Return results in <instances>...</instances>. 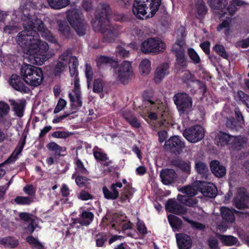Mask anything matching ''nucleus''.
Instances as JSON below:
<instances>
[{"mask_svg":"<svg viewBox=\"0 0 249 249\" xmlns=\"http://www.w3.org/2000/svg\"><path fill=\"white\" fill-rule=\"evenodd\" d=\"M23 12L25 30L18 33L16 38V42L23 49L25 60L33 64L42 65L51 55L48 53L49 45L40 39L36 30L49 41L53 42L55 39L41 20L36 19L35 22H33L28 17L27 10L25 9Z\"/></svg>","mask_w":249,"mask_h":249,"instance_id":"nucleus-1","label":"nucleus"},{"mask_svg":"<svg viewBox=\"0 0 249 249\" xmlns=\"http://www.w3.org/2000/svg\"><path fill=\"white\" fill-rule=\"evenodd\" d=\"M161 5V0H134L132 11L139 19L154 17Z\"/></svg>","mask_w":249,"mask_h":249,"instance_id":"nucleus-2","label":"nucleus"},{"mask_svg":"<svg viewBox=\"0 0 249 249\" xmlns=\"http://www.w3.org/2000/svg\"><path fill=\"white\" fill-rule=\"evenodd\" d=\"M20 74L23 81L28 85L37 87L43 80V74L40 68L23 63L21 67Z\"/></svg>","mask_w":249,"mask_h":249,"instance_id":"nucleus-3","label":"nucleus"},{"mask_svg":"<svg viewBox=\"0 0 249 249\" xmlns=\"http://www.w3.org/2000/svg\"><path fill=\"white\" fill-rule=\"evenodd\" d=\"M110 67L113 69L114 72L117 74L121 83L124 82L130 79L132 75V69L130 62L124 61L119 65L118 58L113 59L110 57Z\"/></svg>","mask_w":249,"mask_h":249,"instance_id":"nucleus-4","label":"nucleus"},{"mask_svg":"<svg viewBox=\"0 0 249 249\" xmlns=\"http://www.w3.org/2000/svg\"><path fill=\"white\" fill-rule=\"evenodd\" d=\"M173 100L180 116L188 115L192 110V98L186 92L182 91L176 93Z\"/></svg>","mask_w":249,"mask_h":249,"instance_id":"nucleus-5","label":"nucleus"},{"mask_svg":"<svg viewBox=\"0 0 249 249\" xmlns=\"http://www.w3.org/2000/svg\"><path fill=\"white\" fill-rule=\"evenodd\" d=\"M70 73L71 75L74 76L73 84L74 89L69 93V96L71 102V107L72 109L76 110L81 107L82 102L81 99L80 85L79 79L77 76V71L75 68L70 66Z\"/></svg>","mask_w":249,"mask_h":249,"instance_id":"nucleus-6","label":"nucleus"},{"mask_svg":"<svg viewBox=\"0 0 249 249\" xmlns=\"http://www.w3.org/2000/svg\"><path fill=\"white\" fill-rule=\"evenodd\" d=\"M166 47L165 43L161 39L150 37L142 43L141 49L145 54H156L162 53Z\"/></svg>","mask_w":249,"mask_h":249,"instance_id":"nucleus-7","label":"nucleus"},{"mask_svg":"<svg viewBox=\"0 0 249 249\" xmlns=\"http://www.w3.org/2000/svg\"><path fill=\"white\" fill-rule=\"evenodd\" d=\"M68 20L77 34L81 36L85 34L86 26L81 16L75 10L70 11Z\"/></svg>","mask_w":249,"mask_h":249,"instance_id":"nucleus-8","label":"nucleus"},{"mask_svg":"<svg viewBox=\"0 0 249 249\" xmlns=\"http://www.w3.org/2000/svg\"><path fill=\"white\" fill-rule=\"evenodd\" d=\"M204 128L200 125H195L185 129L183 136L189 142L196 143L203 139L204 136Z\"/></svg>","mask_w":249,"mask_h":249,"instance_id":"nucleus-9","label":"nucleus"},{"mask_svg":"<svg viewBox=\"0 0 249 249\" xmlns=\"http://www.w3.org/2000/svg\"><path fill=\"white\" fill-rule=\"evenodd\" d=\"M194 186L198 192L206 197L213 198L217 194L216 187L210 182L196 181L194 182Z\"/></svg>","mask_w":249,"mask_h":249,"instance_id":"nucleus-10","label":"nucleus"},{"mask_svg":"<svg viewBox=\"0 0 249 249\" xmlns=\"http://www.w3.org/2000/svg\"><path fill=\"white\" fill-rule=\"evenodd\" d=\"M164 146L166 149L177 155L182 152V149L185 147V143L181 141V137L174 136L165 141Z\"/></svg>","mask_w":249,"mask_h":249,"instance_id":"nucleus-11","label":"nucleus"},{"mask_svg":"<svg viewBox=\"0 0 249 249\" xmlns=\"http://www.w3.org/2000/svg\"><path fill=\"white\" fill-rule=\"evenodd\" d=\"M249 199V195L246 189L240 187L238 189L237 195L233 199V202L236 208L239 210L247 208V203Z\"/></svg>","mask_w":249,"mask_h":249,"instance_id":"nucleus-12","label":"nucleus"},{"mask_svg":"<svg viewBox=\"0 0 249 249\" xmlns=\"http://www.w3.org/2000/svg\"><path fill=\"white\" fill-rule=\"evenodd\" d=\"M165 209L169 213L177 215L184 214L186 213V208L173 199L167 200L165 204Z\"/></svg>","mask_w":249,"mask_h":249,"instance_id":"nucleus-13","label":"nucleus"},{"mask_svg":"<svg viewBox=\"0 0 249 249\" xmlns=\"http://www.w3.org/2000/svg\"><path fill=\"white\" fill-rule=\"evenodd\" d=\"M160 178L164 185H169L174 183L177 178V174L172 169L165 168L162 169L160 172Z\"/></svg>","mask_w":249,"mask_h":249,"instance_id":"nucleus-14","label":"nucleus"},{"mask_svg":"<svg viewBox=\"0 0 249 249\" xmlns=\"http://www.w3.org/2000/svg\"><path fill=\"white\" fill-rule=\"evenodd\" d=\"M208 3L212 9L220 10L219 14L220 18L228 15V12L226 10V6L228 4L226 0H208Z\"/></svg>","mask_w":249,"mask_h":249,"instance_id":"nucleus-15","label":"nucleus"},{"mask_svg":"<svg viewBox=\"0 0 249 249\" xmlns=\"http://www.w3.org/2000/svg\"><path fill=\"white\" fill-rule=\"evenodd\" d=\"M232 135L223 131H219L215 137V143L221 147L229 146Z\"/></svg>","mask_w":249,"mask_h":249,"instance_id":"nucleus-16","label":"nucleus"},{"mask_svg":"<svg viewBox=\"0 0 249 249\" xmlns=\"http://www.w3.org/2000/svg\"><path fill=\"white\" fill-rule=\"evenodd\" d=\"M177 243L179 249H190L192 240L191 237L185 233H178L176 235Z\"/></svg>","mask_w":249,"mask_h":249,"instance_id":"nucleus-17","label":"nucleus"},{"mask_svg":"<svg viewBox=\"0 0 249 249\" xmlns=\"http://www.w3.org/2000/svg\"><path fill=\"white\" fill-rule=\"evenodd\" d=\"M169 65L167 63H164L159 65L156 69L154 74V81L156 83H160L169 74Z\"/></svg>","mask_w":249,"mask_h":249,"instance_id":"nucleus-18","label":"nucleus"},{"mask_svg":"<svg viewBox=\"0 0 249 249\" xmlns=\"http://www.w3.org/2000/svg\"><path fill=\"white\" fill-rule=\"evenodd\" d=\"M97 19L92 22V25L96 30H101L102 26L108 21L107 9L105 8L102 11L97 13Z\"/></svg>","mask_w":249,"mask_h":249,"instance_id":"nucleus-19","label":"nucleus"},{"mask_svg":"<svg viewBox=\"0 0 249 249\" xmlns=\"http://www.w3.org/2000/svg\"><path fill=\"white\" fill-rule=\"evenodd\" d=\"M134 192L135 189L132 187L131 184L125 185L121 192L119 201L122 203H125L126 201L130 202Z\"/></svg>","mask_w":249,"mask_h":249,"instance_id":"nucleus-20","label":"nucleus"},{"mask_svg":"<svg viewBox=\"0 0 249 249\" xmlns=\"http://www.w3.org/2000/svg\"><path fill=\"white\" fill-rule=\"evenodd\" d=\"M210 169L212 173L216 177L222 178L226 175L225 167L221 165L217 160H212L210 164Z\"/></svg>","mask_w":249,"mask_h":249,"instance_id":"nucleus-21","label":"nucleus"},{"mask_svg":"<svg viewBox=\"0 0 249 249\" xmlns=\"http://www.w3.org/2000/svg\"><path fill=\"white\" fill-rule=\"evenodd\" d=\"M175 55L176 57V63L180 68H185L187 65V57L185 54V52L182 46L179 45L178 48L173 49Z\"/></svg>","mask_w":249,"mask_h":249,"instance_id":"nucleus-22","label":"nucleus"},{"mask_svg":"<svg viewBox=\"0 0 249 249\" xmlns=\"http://www.w3.org/2000/svg\"><path fill=\"white\" fill-rule=\"evenodd\" d=\"M234 213H238L241 212L235 209H230L226 207H222L221 208V216L226 222L232 223L235 220V215Z\"/></svg>","mask_w":249,"mask_h":249,"instance_id":"nucleus-23","label":"nucleus"},{"mask_svg":"<svg viewBox=\"0 0 249 249\" xmlns=\"http://www.w3.org/2000/svg\"><path fill=\"white\" fill-rule=\"evenodd\" d=\"M68 56H65V54H62L60 57L53 68V72L55 75L60 74L65 70L68 64Z\"/></svg>","mask_w":249,"mask_h":249,"instance_id":"nucleus-24","label":"nucleus"},{"mask_svg":"<svg viewBox=\"0 0 249 249\" xmlns=\"http://www.w3.org/2000/svg\"><path fill=\"white\" fill-rule=\"evenodd\" d=\"M123 116L132 127L139 128L141 126L140 121L136 117L135 115L130 112L124 111L123 113Z\"/></svg>","mask_w":249,"mask_h":249,"instance_id":"nucleus-25","label":"nucleus"},{"mask_svg":"<svg viewBox=\"0 0 249 249\" xmlns=\"http://www.w3.org/2000/svg\"><path fill=\"white\" fill-rule=\"evenodd\" d=\"M246 141L244 138L241 136H232V141L229 147L232 150L239 151L244 147Z\"/></svg>","mask_w":249,"mask_h":249,"instance_id":"nucleus-26","label":"nucleus"},{"mask_svg":"<svg viewBox=\"0 0 249 249\" xmlns=\"http://www.w3.org/2000/svg\"><path fill=\"white\" fill-rule=\"evenodd\" d=\"M125 216L116 213L112 215L111 220H110V227L114 229L115 231L120 232L121 226L124 221Z\"/></svg>","mask_w":249,"mask_h":249,"instance_id":"nucleus-27","label":"nucleus"},{"mask_svg":"<svg viewBox=\"0 0 249 249\" xmlns=\"http://www.w3.org/2000/svg\"><path fill=\"white\" fill-rule=\"evenodd\" d=\"M195 169L202 178H207L209 174V170L207 164L200 161L196 162Z\"/></svg>","mask_w":249,"mask_h":249,"instance_id":"nucleus-28","label":"nucleus"},{"mask_svg":"<svg viewBox=\"0 0 249 249\" xmlns=\"http://www.w3.org/2000/svg\"><path fill=\"white\" fill-rule=\"evenodd\" d=\"M11 105L13 106V109L18 116L20 117L23 115L25 102L23 101L14 100H9Z\"/></svg>","mask_w":249,"mask_h":249,"instance_id":"nucleus-29","label":"nucleus"},{"mask_svg":"<svg viewBox=\"0 0 249 249\" xmlns=\"http://www.w3.org/2000/svg\"><path fill=\"white\" fill-rule=\"evenodd\" d=\"M9 83L16 90L20 92L24 91L25 87L19 76L16 74L12 75L9 80Z\"/></svg>","mask_w":249,"mask_h":249,"instance_id":"nucleus-30","label":"nucleus"},{"mask_svg":"<svg viewBox=\"0 0 249 249\" xmlns=\"http://www.w3.org/2000/svg\"><path fill=\"white\" fill-rule=\"evenodd\" d=\"M119 22H128L130 20V18L126 14L117 12H112L110 10V20Z\"/></svg>","mask_w":249,"mask_h":249,"instance_id":"nucleus-31","label":"nucleus"},{"mask_svg":"<svg viewBox=\"0 0 249 249\" xmlns=\"http://www.w3.org/2000/svg\"><path fill=\"white\" fill-rule=\"evenodd\" d=\"M169 223L175 231H178L182 228V221L178 217L174 215H169L168 216Z\"/></svg>","mask_w":249,"mask_h":249,"instance_id":"nucleus-32","label":"nucleus"},{"mask_svg":"<svg viewBox=\"0 0 249 249\" xmlns=\"http://www.w3.org/2000/svg\"><path fill=\"white\" fill-rule=\"evenodd\" d=\"M122 183L120 181L113 183L110 186V199L115 200L119 197V192L117 188H121Z\"/></svg>","mask_w":249,"mask_h":249,"instance_id":"nucleus-33","label":"nucleus"},{"mask_svg":"<svg viewBox=\"0 0 249 249\" xmlns=\"http://www.w3.org/2000/svg\"><path fill=\"white\" fill-rule=\"evenodd\" d=\"M49 6L54 9H60L69 4V0H48Z\"/></svg>","mask_w":249,"mask_h":249,"instance_id":"nucleus-34","label":"nucleus"},{"mask_svg":"<svg viewBox=\"0 0 249 249\" xmlns=\"http://www.w3.org/2000/svg\"><path fill=\"white\" fill-rule=\"evenodd\" d=\"M243 3L244 2L240 0H231L226 9L229 15L232 16L237 10V6H241Z\"/></svg>","mask_w":249,"mask_h":249,"instance_id":"nucleus-35","label":"nucleus"},{"mask_svg":"<svg viewBox=\"0 0 249 249\" xmlns=\"http://www.w3.org/2000/svg\"><path fill=\"white\" fill-rule=\"evenodd\" d=\"M93 218V214L92 213L84 211L81 214V219L79 222L81 225L87 226L92 221Z\"/></svg>","mask_w":249,"mask_h":249,"instance_id":"nucleus-36","label":"nucleus"},{"mask_svg":"<svg viewBox=\"0 0 249 249\" xmlns=\"http://www.w3.org/2000/svg\"><path fill=\"white\" fill-rule=\"evenodd\" d=\"M19 217L21 219L24 221H30L31 220V223L30 225L28 227L27 231L29 232H32L34 231L36 226V222L35 220H33L29 213H22L19 214Z\"/></svg>","mask_w":249,"mask_h":249,"instance_id":"nucleus-37","label":"nucleus"},{"mask_svg":"<svg viewBox=\"0 0 249 249\" xmlns=\"http://www.w3.org/2000/svg\"><path fill=\"white\" fill-rule=\"evenodd\" d=\"M17 240L11 237L0 238V245L6 247L14 248L18 245Z\"/></svg>","mask_w":249,"mask_h":249,"instance_id":"nucleus-38","label":"nucleus"},{"mask_svg":"<svg viewBox=\"0 0 249 249\" xmlns=\"http://www.w3.org/2000/svg\"><path fill=\"white\" fill-rule=\"evenodd\" d=\"M220 240L222 243L226 246H232L235 245L238 241V239L232 235H222Z\"/></svg>","mask_w":249,"mask_h":249,"instance_id":"nucleus-39","label":"nucleus"},{"mask_svg":"<svg viewBox=\"0 0 249 249\" xmlns=\"http://www.w3.org/2000/svg\"><path fill=\"white\" fill-rule=\"evenodd\" d=\"M213 51H215L216 53L222 57L223 58L228 59L229 58V54L226 52L225 47L223 45L216 44L213 48Z\"/></svg>","mask_w":249,"mask_h":249,"instance_id":"nucleus-40","label":"nucleus"},{"mask_svg":"<svg viewBox=\"0 0 249 249\" xmlns=\"http://www.w3.org/2000/svg\"><path fill=\"white\" fill-rule=\"evenodd\" d=\"M140 71L143 74H148L151 70V62L148 59L142 60L139 66Z\"/></svg>","mask_w":249,"mask_h":249,"instance_id":"nucleus-41","label":"nucleus"},{"mask_svg":"<svg viewBox=\"0 0 249 249\" xmlns=\"http://www.w3.org/2000/svg\"><path fill=\"white\" fill-rule=\"evenodd\" d=\"M232 16H229V13L226 15L224 18L225 19L222 21L217 27V31L220 32L223 29H225L226 31H229L230 27V24Z\"/></svg>","mask_w":249,"mask_h":249,"instance_id":"nucleus-42","label":"nucleus"},{"mask_svg":"<svg viewBox=\"0 0 249 249\" xmlns=\"http://www.w3.org/2000/svg\"><path fill=\"white\" fill-rule=\"evenodd\" d=\"M178 198L180 202L187 206H194L197 203V201L196 199H193L190 197L187 196H186L178 195Z\"/></svg>","mask_w":249,"mask_h":249,"instance_id":"nucleus-43","label":"nucleus"},{"mask_svg":"<svg viewBox=\"0 0 249 249\" xmlns=\"http://www.w3.org/2000/svg\"><path fill=\"white\" fill-rule=\"evenodd\" d=\"M57 24L60 32L65 36H68L70 33V28L65 21L58 20Z\"/></svg>","mask_w":249,"mask_h":249,"instance_id":"nucleus-44","label":"nucleus"},{"mask_svg":"<svg viewBox=\"0 0 249 249\" xmlns=\"http://www.w3.org/2000/svg\"><path fill=\"white\" fill-rule=\"evenodd\" d=\"M188 54L190 59L195 64H199L200 62V58L196 51L192 48H189L187 50Z\"/></svg>","mask_w":249,"mask_h":249,"instance_id":"nucleus-45","label":"nucleus"},{"mask_svg":"<svg viewBox=\"0 0 249 249\" xmlns=\"http://www.w3.org/2000/svg\"><path fill=\"white\" fill-rule=\"evenodd\" d=\"M47 147L49 150L53 151L57 154H60L61 152H64L66 150L65 147H61L54 142L49 143L47 145Z\"/></svg>","mask_w":249,"mask_h":249,"instance_id":"nucleus-46","label":"nucleus"},{"mask_svg":"<svg viewBox=\"0 0 249 249\" xmlns=\"http://www.w3.org/2000/svg\"><path fill=\"white\" fill-rule=\"evenodd\" d=\"M197 14L200 18L203 17L207 12V8L203 1L198 2L196 5Z\"/></svg>","mask_w":249,"mask_h":249,"instance_id":"nucleus-47","label":"nucleus"},{"mask_svg":"<svg viewBox=\"0 0 249 249\" xmlns=\"http://www.w3.org/2000/svg\"><path fill=\"white\" fill-rule=\"evenodd\" d=\"M182 192L185 194L189 197L195 196L196 195L197 192H198L196 190V187L194 186V183H193V186H188L184 187L182 188Z\"/></svg>","mask_w":249,"mask_h":249,"instance_id":"nucleus-48","label":"nucleus"},{"mask_svg":"<svg viewBox=\"0 0 249 249\" xmlns=\"http://www.w3.org/2000/svg\"><path fill=\"white\" fill-rule=\"evenodd\" d=\"M76 164V172L73 174L72 178H74L75 176L78 174H86L87 173L86 169L85 168L83 163L79 160H77L75 162Z\"/></svg>","mask_w":249,"mask_h":249,"instance_id":"nucleus-49","label":"nucleus"},{"mask_svg":"<svg viewBox=\"0 0 249 249\" xmlns=\"http://www.w3.org/2000/svg\"><path fill=\"white\" fill-rule=\"evenodd\" d=\"M9 111V107L7 104L6 103L0 102V122L3 121V118L8 113Z\"/></svg>","mask_w":249,"mask_h":249,"instance_id":"nucleus-50","label":"nucleus"},{"mask_svg":"<svg viewBox=\"0 0 249 249\" xmlns=\"http://www.w3.org/2000/svg\"><path fill=\"white\" fill-rule=\"evenodd\" d=\"M15 202L18 204L28 205L33 202L32 198L27 196H18L15 199Z\"/></svg>","mask_w":249,"mask_h":249,"instance_id":"nucleus-51","label":"nucleus"},{"mask_svg":"<svg viewBox=\"0 0 249 249\" xmlns=\"http://www.w3.org/2000/svg\"><path fill=\"white\" fill-rule=\"evenodd\" d=\"M93 155L97 160L105 161L107 159V155L104 153L101 149L95 148L93 149Z\"/></svg>","mask_w":249,"mask_h":249,"instance_id":"nucleus-52","label":"nucleus"},{"mask_svg":"<svg viewBox=\"0 0 249 249\" xmlns=\"http://www.w3.org/2000/svg\"><path fill=\"white\" fill-rule=\"evenodd\" d=\"M142 99L143 101L147 102L151 105L155 104L153 99V92L151 90L145 91L142 94Z\"/></svg>","mask_w":249,"mask_h":249,"instance_id":"nucleus-53","label":"nucleus"},{"mask_svg":"<svg viewBox=\"0 0 249 249\" xmlns=\"http://www.w3.org/2000/svg\"><path fill=\"white\" fill-rule=\"evenodd\" d=\"M237 95L243 104L249 108V95L242 90L238 91Z\"/></svg>","mask_w":249,"mask_h":249,"instance_id":"nucleus-54","label":"nucleus"},{"mask_svg":"<svg viewBox=\"0 0 249 249\" xmlns=\"http://www.w3.org/2000/svg\"><path fill=\"white\" fill-rule=\"evenodd\" d=\"M116 56L124 58L129 56V52L121 46H118L116 49Z\"/></svg>","mask_w":249,"mask_h":249,"instance_id":"nucleus-55","label":"nucleus"},{"mask_svg":"<svg viewBox=\"0 0 249 249\" xmlns=\"http://www.w3.org/2000/svg\"><path fill=\"white\" fill-rule=\"evenodd\" d=\"M226 125L231 130H237L238 122L233 117H231L227 119Z\"/></svg>","mask_w":249,"mask_h":249,"instance_id":"nucleus-56","label":"nucleus"},{"mask_svg":"<svg viewBox=\"0 0 249 249\" xmlns=\"http://www.w3.org/2000/svg\"><path fill=\"white\" fill-rule=\"evenodd\" d=\"M85 74L87 79L88 87L89 88L92 79L93 72L91 67L88 64L86 65Z\"/></svg>","mask_w":249,"mask_h":249,"instance_id":"nucleus-57","label":"nucleus"},{"mask_svg":"<svg viewBox=\"0 0 249 249\" xmlns=\"http://www.w3.org/2000/svg\"><path fill=\"white\" fill-rule=\"evenodd\" d=\"M137 229L141 234L145 235L147 233L146 227L144 222L140 219H138L137 223Z\"/></svg>","mask_w":249,"mask_h":249,"instance_id":"nucleus-58","label":"nucleus"},{"mask_svg":"<svg viewBox=\"0 0 249 249\" xmlns=\"http://www.w3.org/2000/svg\"><path fill=\"white\" fill-rule=\"evenodd\" d=\"M103 89V83L102 80L97 79L94 82L93 90L94 92L100 93Z\"/></svg>","mask_w":249,"mask_h":249,"instance_id":"nucleus-59","label":"nucleus"},{"mask_svg":"<svg viewBox=\"0 0 249 249\" xmlns=\"http://www.w3.org/2000/svg\"><path fill=\"white\" fill-rule=\"evenodd\" d=\"M120 27L118 25H112L110 23V38L112 35L114 37H117L120 33Z\"/></svg>","mask_w":249,"mask_h":249,"instance_id":"nucleus-60","label":"nucleus"},{"mask_svg":"<svg viewBox=\"0 0 249 249\" xmlns=\"http://www.w3.org/2000/svg\"><path fill=\"white\" fill-rule=\"evenodd\" d=\"M23 191L29 196H34L35 195L36 189L33 185L29 184L23 188Z\"/></svg>","mask_w":249,"mask_h":249,"instance_id":"nucleus-61","label":"nucleus"},{"mask_svg":"<svg viewBox=\"0 0 249 249\" xmlns=\"http://www.w3.org/2000/svg\"><path fill=\"white\" fill-rule=\"evenodd\" d=\"M65 56H68V59L67 60L68 63H69L70 64V66L71 67L76 68L78 65V61L76 57L71 56L70 54L67 53V54L64 53Z\"/></svg>","mask_w":249,"mask_h":249,"instance_id":"nucleus-62","label":"nucleus"},{"mask_svg":"<svg viewBox=\"0 0 249 249\" xmlns=\"http://www.w3.org/2000/svg\"><path fill=\"white\" fill-rule=\"evenodd\" d=\"M67 105V102L63 99L60 98L55 107L54 112V113H58L64 108Z\"/></svg>","mask_w":249,"mask_h":249,"instance_id":"nucleus-63","label":"nucleus"},{"mask_svg":"<svg viewBox=\"0 0 249 249\" xmlns=\"http://www.w3.org/2000/svg\"><path fill=\"white\" fill-rule=\"evenodd\" d=\"M79 199L82 200H88L92 199V196L90 195L88 192L85 191H81L78 195Z\"/></svg>","mask_w":249,"mask_h":249,"instance_id":"nucleus-64","label":"nucleus"}]
</instances>
